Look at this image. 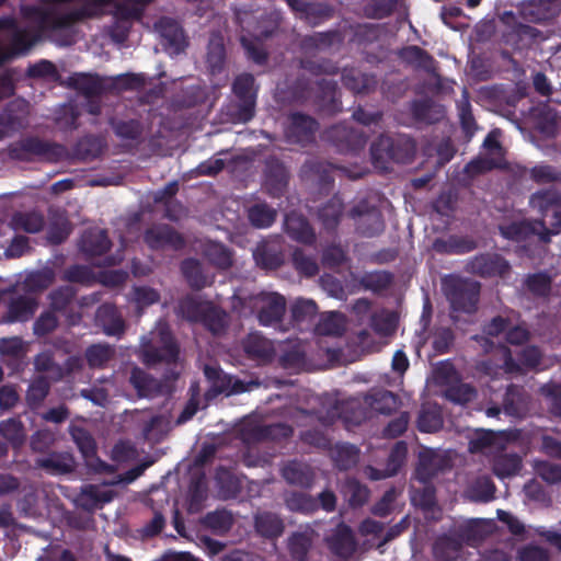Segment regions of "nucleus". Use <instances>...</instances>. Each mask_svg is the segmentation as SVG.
<instances>
[{
    "mask_svg": "<svg viewBox=\"0 0 561 561\" xmlns=\"http://www.w3.org/2000/svg\"><path fill=\"white\" fill-rule=\"evenodd\" d=\"M416 153V142L408 135H380L370 146V157L375 168L388 170L390 162L411 163Z\"/></svg>",
    "mask_w": 561,
    "mask_h": 561,
    "instance_id": "f257e3e1",
    "label": "nucleus"
},
{
    "mask_svg": "<svg viewBox=\"0 0 561 561\" xmlns=\"http://www.w3.org/2000/svg\"><path fill=\"white\" fill-rule=\"evenodd\" d=\"M291 93L298 101L312 100L319 110L327 114L342 112V101L337 83L334 80L312 81L305 77H298L291 85Z\"/></svg>",
    "mask_w": 561,
    "mask_h": 561,
    "instance_id": "f03ea898",
    "label": "nucleus"
},
{
    "mask_svg": "<svg viewBox=\"0 0 561 561\" xmlns=\"http://www.w3.org/2000/svg\"><path fill=\"white\" fill-rule=\"evenodd\" d=\"M141 360L147 366L172 364L179 358L180 347L168 324H160L141 343Z\"/></svg>",
    "mask_w": 561,
    "mask_h": 561,
    "instance_id": "7ed1b4c3",
    "label": "nucleus"
},
{
    "mask_svg": "<svg viewBox=\"0 0 561 561\" xmlns=\"http://www.w3.org/2000/svg\"><path fill=\"white\" fill-rule=\"evenodd\" d=\"M443 290L453 311L468 314L477 311L481 293L478 280L450 275L443 279Z\"/></svg>",
    "mask_w": 561,
    "mask_h": 561,
    "instance_id": "20e7f679",
    "label": "nucleus"
},
{
    "mask_svg": "<svg viewBox=\"0 0 561 561\" xmlns=\"http://www.w3.org/2000/svg\"><path fill=\"white\" fill-rule=\"evenodd\" d=\"M111 248L112 241L107 230L99 227L85 229L78 241V249L87 261L94 262L103 257L95 263L98 266H115L123 261L121 254L106 255Z\"/></svg>",
    "mask_w": 561,
    "mask_h": 561,
    "instance_id": "39448f33",
    "label": "nucleus"
},
{
    "mask_svg": "<svg viewBox=\"0 0 561 561\" xmlns=\"http://www.w3.org/2000/svg\"><path fill=\"white\" fill-rule=\"evenodd\" d=\"M35 272H30L23 285L12 286L5 295L8 296L7 312L2 320L7 323L26 321L33 313L35 307Z\"/></svg>",
    "mask_w": 561,
    "mask_h": 561,
    "instance_id": "423d86ee",
    "label": "nucleus"
},
{
    "mask_svg": "<svg viewBox=\"0 0 561 561\" xmlns=\"http://www.w3.org/2000/svg\"><path fill=\"white\" fill-rule=\"evenodd\" d=\"M243 308L255 313L261 325L271 327L283 321L286 312V299L278 293L261 291L241 299Z\"/></svg>",
    "mask_w": 561,
    "mask_h": 561,
    "instance_id": "0eeeda50",
    "label": "nucleus"
},
{
    "mask_svg": "<svg viewBox=\"0 0 561 561\" xmlns=\"http://www.w3.org/2000/svg\"><path fill=\"white\" fill-rule=\"evenodd\" d=\"M319 123L312 116L294 112L288 116V125L285 128V137L289 144L307 146L314 141Z\"/></svg>",
    "mask_w": 561,
    "mask_h": 561,
    "instance_id": "6e6552de",
    "label": "nucleus"
},
{
    "mask_svg": "<svg viewBox=\"0 0 561 561\" xmlns=\"http://www.w3.org/2000/svg\"><path fill=\"white\" fill-rule=\"evenodd\" d=\"M348 216L353 219H359L356 229L363 237L373 238L385 230L382 214L366 201H360L354 205L348 211Z\"/></svg>",
    "mask_w": 561,
    "mask_h": 561,
    "instance_id": "1a4fd4ad",
    "label": "nucleus"
},
{
    "mask_svg": "<svg viewBox=\"0 0 561 561\" xmlns=\"http://www.w3.org/2000/svg\"><path fill=\"white\" fill-rule=\"evenodd\" d=\"M466 271L482 278L504 277L510 273L511 265L501 254L485 252L471 257Z\"/></svg>",
    "mask_w": 561,
    "mask_h": 561,
    "instance_id": "9d476101",
    "label": "nucleus"
},
{
    "mask_svg": "<svg viewBox=\"0 0 561 561\" xmlns=\"http://www.w3.org/2000/svg\"><path fill=\"white\" fill-rule=\"evenodd\" d=\"M329 551L340 560H350L357 550V539L354 530L345 523H339L325 536Z\"/></svg>",
    "mask_w": 561,
    "mask_h": 561,
    "instance_id": "9b49d317",
    "label": "nucleus"
},
{
    "mask_svg": "<svg viewBox=\"0 0 561 561\" xmlns=\"http://www.w3.org/2000/svg\"><path fill=\"white\" fill-rule=\"evenodd\" d=\"M64 87L76 90L84 98H101L106 92L113 91L115 84L98 73L75 72L66 79Z\"/></svg>",
    "mask_w": 561,
    "mask_h": 561,
    "instance_id": "f8f14e48",
    "label": "nucleus"
},
{
    "mask_svg": "<svg viewBox=\"0 0 561 561\" xmlns=\"http://www.w3.org/2000/svg\"><path fill=\"white\" fill-rule=\"evenodd\" d=\"M264 187L273 198L282 197L288 187L290 174L285 163L275 156L266 158L264 163Z\"/></svg>",
    "mask_w": 561,
    "mask_h": 561,
    "instance_id": "ddd939ff",
    "label": "nucleus"
},
{
    "mask_svg": "<svg viewBox=\"0 0 561 561\" xmlns=\"http://www.w3.org/2000/svg\"><path fill=\"white\" fill-rule=\"evenodd\" d=\"M325 135L328 140L342 153H356L365 147L367 140L363 131L346 124L332 126L327 130Z\"/></svg>",
    "mask_w": 561,
    "mask_h": 561,
    "instance_id": "4468645a",
    "label": "nucleus"
},
{
    "mask_svg": "<svg viewBox=\"0 0 561 561\" xmlns=\"http://www.w3.org/2000/svg\"><path fill=\"white\" fill-rule=\"evenodd\" d=\"M503 238L511 241H526L531 236H538L543 243L550 242L551 230L548 229L543 220L535 221H515L499 227Z\"/></svg>",
    "mask_w": 561,
    "mask_h": 561,
    "instance_id": "2eb2a0df",
    "label": "nucleus"
},
{
    "mask_svg": "<svg viewBox=\"0 0 561 561\" xmlns=\"http://www.w3.org/2000/svg\"><path fill=\"white\" fill-rule=\"evenodd\" d=\"M144 241L151 250H181L185 247L183 236L170 225H157L148 228L144 233Z\"/></svg>",
    "mask_w": 561,
    "mask_h": 561,
    "instance_id": "dca6fc26",
    "label": "nucleus"
},
{
    "mask_svg": "<svg viewBox=\"0 0 561 561\" xmlns=\"http://www.w3.org/2000/svg\"><path fill=\"white\" fill-rule=\"evenodd\" d=\"M451 467L450 459L432 449L424 450L419 455V461L414 471V477L423 484L431 481L440 472Z\"/></svg>",
    "mask_w": 561,
    "mask_h": 561,
    "instance_id": "f3484780",
    "label": "nucleus"
},
{
    "mask_svg": "<svg viewBox=\"0 0 561 561\" xmlns=\"http://www.w3.org/2000/svg\"><path fill=\"white\" fill-rule=\"evenodd\" d=\"M242 348L249 359L260 365L271 363L275 355L273 342L257 332L250 333L242 341Z\"/></svg>",
    "mask_w": 561,
    "mask_h": 561,
    "instance_id": "a211bd4d",
    "label": "nucleus"
},
{
    "mask_svg": "<svg viewBox=\"0 0 561 561\" xmlns=\"http://www.w3.org/2000/svg\"><path fill=\"white\" fill-rule=\"evenodd\" d=\"M342 84L354 94H369L377 89L376 75L364 72L357 68H344L341 76Z\"/></svg>",
    "mask_w": 561,
    "mask_h": 561,
    "instance_id": "6ab92c4d",
    "label": "nucleus"
},
{
    "mask_svg": "<svg viewBox=\"0 0 561 561\" xmlns=\"http://www.w3.org/2000/svg\"><path fill=\"white\" fill-rule=\"evenodd\" d=\"M256 265L266 271H275L285 262L283 245L277 241H263L253 252Z\"/></svg>",
    "mask_w": 561,
    "mask_h": 561,
    "instance_id": "aec40b11",
    "label": "nucleus"
},
{
    "mask_svg": "<svg viewBox=\"0 0 561 561\" xmlns=\"http://www.w3.org/2000/svg\"><path fill=\"white\" fill-rule=\"evenodd\" d=\"M540 31L527 24H517L502 35L504 45L514 51H523L531 47L540 37Z\"/></svg>",
    "mask_w": 561,
    "mask_h": 561,
    "instance_id": "412c9836",
    "label": "nucleus"
},
{
    "mask_svg": "<svg viewBox=\"0 0 561 561\" xmlns=\"http://www.w3.org/2000/svg\"><path fill=\"white\" fill-rule=\"evenodd\" d=\"M284 229L297 242L312 244L316 241V233L308 219L296 211H290L285 216Z\"/></svg>",
    "mask_w": 561,
    "mask_h": 561,
    "instance_id": "4be33fe9",
    "label": "nucleus"
},
{
    "mask_svg": "<svg viewBox=\"0 0 561 561\" xmlns=\"http://www.w3.org/2000/svg\"><path fill=\"white\" fill-rule=\"evenodd\" d=\"M477 248V241L468 236L450 234L447 238H436L433 242V250L445 255H461Z\"/></svg>",
    "mask_w": 561,
    "mask_h": 561,
    "instance_id": "5701e85b",
    "label": "nucleus"
},
{
    "mask_svg": "<svg viewBox=\"0 0 561 561\" xmlns=\"http://www.w3.org/2000/svg\"><path fill=\"white\" fill-rule=\"evenodd\" d=\"M366 417L367 413L365 408L360 407L359 403L355 401L336 403L328 412V423H333L337 419L347 427L360 425Z\"/></svg>",
    "mask_w": 561,
    "mask_h": 561,
    "instance_id": "b1692460",
    "label": "nucleus"
},
{
    "mask_svg": "<svg viewBox=\"0 0 561 561\" xmlns=\"http://www.w3.org/2000/svg\"><path fill=\"white\" fill-rule=\"evenodd\" d=\"M530 394L523 386L510 385L503 398V410L510 416L520 417L527 412Z\"/></svg>",
    "mask_w": 561,
    "mask_h": 561,
    "instance_id": "393cba45",
    "label": "nucleus"
},
{
    "mask_svg": "<svg viewBox=\"0 0 561 561\" xmlns=\"http://www.w3.org/2000/svg\"><path fill=\"white\" fill-rule=\"evenodd\" d=\"M255 533L267 540H275L280 537L285 530L283 519L272 512H259L254 515Z\"/></svg>",
    "mask_w": 561,
    "mask_h": 561,
    "instance_id": "a878e982",
    "label": "nucleus"
},
{
    "mask_svg": "<svg viewBox=\"0 0 561 561\" xmlns=\"http://www.w3.org/2000/svg\"><path fill=\"white\" fill-rule=\"evenodd\" d=\"M28 353V345L19 336L0 339V354L13 367L19 370L23 366L24 358Z\"/></svg>",
    "mask_w": 561,
    "mask_h": 561,
    "instance_id": "bb28decb",
    "label": "nucleus"
},
{
    "mask_svg": "<svg viewBox=\"0 0 561 561\" xmlns=\"http://www.w3.org/2000/svg\"><path fill=\"white\" fill-rule=\"evenodd\" d=\"M96 320L106 335H121L125 331V321L112 304H103L98 308Z\"/></svg>",
    "mask_w": 561,
    "mask_h": 561,
    "instance_id": "cd10ccee",
    "label": "nucleus"
},
{
    "mask_svg": "<svg viewBox=\"0 0 561 561\" xmlns=\"http://www.w3.org/2000/svg\"><path fill=\"white\" fill-rule=\"evenodd\" d=\"M410 112L415 122L435 124L444 117V110L430 98L413 100Z\"/></svg>",
    "mask_w": 561,
    "mask_h": 561,
    "instance_id": "c85d7f7f",
    "label": "nucleus"
},
{
    "mask_svg": "<svg viewBox=\"0 0 561 561\" xmlns=\"http://www.w3.org/2000/svg\"><path fill=\"white\" fill-rule=\"evenodd\" d=\"M343 41L342 34L337 30H331L327 32H316L311 35H306L301 39V48L306 53L327 50L334 44H339Z\"/></svg>",
    "mask_w": 561,
    "mask_h": 561,
    "instance_id": "c756f323",
    "label": "nucleus"
},
{
    "mask_svg": "<svg viewBox=\"0 0 561 561\" xmlns=\"http://www.w3.org/2000/svg\"><path fill=\"white\" fill-rule=\"evenodd\" d=\"M108 124L117 138L136 144L142 141L144 125L139 119H121L113 117L110 119Z\"/></svg>",
    "mask_w": 561,
    "mask_h": 561,
    "instance_id": "7c9ffc66",
    "label": "nucleus"
},
{
    "mask_svg": "<svg viewBox=\"0 0 561 561\" xmlns=\"http://www.w3.org/2000/svg\"><path fill=\"white\" fill-rule=\"evenodd\" d=\"M37 468L45 469L50 474H65L75 469V459L69 453H51L37 458Z\"/></svg>",
    "mask_w": 561,
    "mask_h": 561,
    "instance_id": "2f4dec72",
    "label": "nucleus"
},
{
    "mask_svg": "<svg viewBox=\"0 0 561 561\" xmlns=\"http://www.w3.org/2000/svg\"><path fill=\"white\" fill-rule=\"evenodd\" d=\"M282 476L287 483L305 489L310 488L314 480L312 470L307 465L296 460L289 461L284 466Z\"/></svg>",
    "mask_w": 561,
    "mask_h": 561,
    "instance_id": "473e14b6",
    "label": "nucleus"
},
{
    "mask_svg": "<svg viewBox=\"0 0 561 561\" xmlns=\"http://www.w3.org/2000/svg\"><path fill=\"white\" fill-rule=\"evenodd\" d=\"M203 252L206 260L218 270L226 271L233 264V252L224 243L209 241Z\"/></svg>",
    "mask_w": 561,
    "mask_h": 561,
    "instance_id": "72a5a7b5",
    "label": "nucleus"
},
{
    "mask_svg": "<svg viewBox=\"0 0 561 561\" xmlns=\"http://www.w3.org/2000/svg\"><path fill=\"white\" fill-rule=\"evenodd\" d=\"M366 403L377 413L389 415L399 407V397L386 389H378L368 393L365 398Z\"/></svg>",
    "mask_w": 561,
    "mask_h": 561,
    "instance_id": "f704fd0d",
    "label": "nucleus"
},
{
    "mask_svg": "<svg viewBox=\"0 0 561 561\" xmlns=\"http://www.w3.org/2000/svg\"><path fill=\"white\" fill-rule=\"evenodd\" d=\"M204 375L209 382V388L206 397L209 399L216 398L219 394L228 397V388L230 385V377L219 366L205 365Z\"/></svg>",
    "mask_w": 561,
    "mask_h": 561,
    "instance_id": "c9c22d12",
    "label": "nucleus"
},
{
    "mask_svg": "<svg viewBox=\"0 0 561 561\" xmlns=\"http://www.w3.org/2000/svg\"><path fill=\"white\" fill-rule=\"evenodd\" d=\"M103 151L102 139L94 135H85L80 138L72 148L73 158L88 162L101 156Z\"/></svg>",
    "mask_w": 561,
    "mask_h": 561,
    "instance_id": "e433bc0d",
    "label": "nucleus"
},
{
    "mask_svg": "<svg viewBox=\"0 0 561 561\" xmlns=\"http://www.w3.org/2000/svg\"><path fill=\"white\" fill-rule=\"evenodd\" d=\"M181 272L190 287L201 290L211 284V280L204 274L203 266L197 259L188 257L182 261Z\"/></svg>",
    "mask_w": 561,
    "mask_h": 561,
    "instance_id": "4c0bfd02",
    "label": "nucleus"
},
{
    "mask_svg": "<svg viewBox=\"0 0 561 561\" xmlns=\"http://www.w3.org/2000/svg\"><path fill=\"white\" fill-rule=\"evenodd\" d=\"M202 524L205 528L209 529L213 534L222 536L230 531L234 524V518L231 512L222 508L214 512H208L203 518Z\"/></svg>",
    "mask_w": 561,
    "mask_h": 561,
    "instance_id": "58836bf2",
    "label": "nucleus"
},
{
    "mask_svg": "<svg viewBox=\"0 0 561 561\" xmlns=\"http://www.w3.org/2000/svg\"><path fill=\"white\" fill-rule=\"evenodd\" d=\"M330 456L339 470H348L356 466L359 449L348 443H337L331 446Z\"/></svg>",
    "mask_w": 561,
    "mask_h": 561,
    "instance_id": "ea45409f",
    "label": "nucleus"
},
{
    "mask_svg": "<svg viewBox=\"0 0 561 561\" xmlns=\"http://www.w3.org/2000/svg\"><path fill=\"white\" fill-rule=\"evenodd\" d=\"M400 56L404 61L426 72L433 73L436 70L437 62L434 57L427 50L419 46L413 45L403 48Z\"/></svg>",
    "mask_w": 561,
    "mask_h": 561,
    "instance_id": "a19ab883",
    "label": "nucleus"
},
{
    "mask_svg": "<svg viewBox=\"0 0 561 561\" xmlns=\"http://www.w3.org/2000/svg\"><path fill=\"white\" fill-rule=\"evenodd\" d=\"M277 217V210L267 203H256L248 208V219L252 227L265 229L271 227Z\"/></svg>",
    "mask_w": 561,
    "mask_h": 561,
    "instance_id": "79ce46f5",
    "label": "nucleus"
},
{
    "mask_svg": "<svg viewBox=\"0 0 561 561\" xmlns=\"http://www.w3.org/2000/svg\"><path fill=\"white\" fill-rule=\"evenodd\" d=\"M231 91L237 100H251L257 102L259 85L252 73L243 72L238 75L231 84Z\"/></svg>",
    "mask_w": 561,
    "mask_h": 561,
    "instance_id": "37998d69",
    "label": "nucleus"
},
{
    "mask_svg": "<svg viewBox=\"0 0 561 561\" xmlns=\"http://www.w3.org/2000/svg\"><path fill=\"white\" fill-rule=\"evenodd\" d=\"M522 469V458L517 454H500L493 458V473L503 479L515 476Z\"/></svg>",
    "mask_w": 561,
    "mask_h": 561,
    "instance_id": "c03bdc74",
    "label": "nucleus"
},
{
    "mask_svg": "<svg viewBox=\"0 0 561 561\" xmlns=\"http://www.w3.org/2000/svg\"><path fill=\"white\" fill-rule=\"evenodd\" d=\"M206 64L211 75L222 72L226 64V47L221 37H211L207 46Z\"/></svg>",
    "mask_w": 561,
    "mask_h": 561,
    "instance_id": "a18cd8bd",
    "label": "nucleus"
},
{
    "mask_svg": "<svg viewBox=\"0 0 561 561\" xmlns=\"http://www.w3.org/2000/svg\"><path fill=\"white\" fill-rule=\"evenodd\" d=\"M70 435L82 457L90 463L96 458V443L91 433L81 426H70Z\"/></svg>",
    "mask_w": 561,
    "mask_h": 561,
    "instance_id": "49530a36",
    "label": "nucleus"
},
{
    "mask_svg": "<svg viewBox=\"0 0 561 561\" xmlns=\"http://www.w3.org/2000/svg\"><path fill=\"white\" fill-rule=\"evenodd\" d=\"M256 101L237 100L232 101L228 106L227 115L233 124H247L251 122L256 114Z\"/></svg>",
    "mask_w": 561,
    "mask_h": 561,
    "instance_id": "de8ad7c7",
    "label": "nucleus"
},
{
    "mask_svg": "<svg viewBox=\"0 0 561 561\" xmlns=\"http://www.w3.org/2000/svg\"><path fill=\"white\" fill-rule=\"evenodd\" d=\"M343 214V202L337 196L330 198L318 211L319 219L327 230H334Z\"/></svg>",
    "mask_w": 561,
    "mask_h": 561,
    "instance_id": "09e8293b",
    "label": "nucleus"
},
{
    "mask_svg": "<svg viewBox=\"0 0 561 561\" xmlns=\"http://www.w3.org/2000/svg\"><path fill=\"white\" fill-rule=\"evenodd\" d=\"M461 549V543L449 536H442L433 545L435 561H456Z\"/></svg>",
    "mask_w": 561,
    "mask_h": 561,
    "instance_id": "8fccbe9b",
    "label": "nucleus"
},
{
    "mask_svg": "<svg viewBox=\"0 0 561 561\" xmlns=\"http://www.w3.org/2000/svg\"><path fill=\"white\" fill-rule=\"evenodd\" d=\"M529 204L543 215L550 209L554 211L556 206H561V192L556 188L540 190L530 196Z\"/></svg>",
    "mask_w": 561,
    "mask_h": 561,
    "instance_id": "3c124183",
    "label": "nucleus"
},
{
    "mask_svg": "<svg viewBox=\"0 0 561 561\" xmlns=\"http://www.w3.org/2000/svg\"><path fill=\"white\" fill-rule=\"evenodd\" d=\"M331 171L332 164L318 159L307 160L301 168V172L306 178L312 180L318 178V182L321 185L333 183Z\"/></svg>",
    "mask_w": 561,
    "mask_h": 561,
    "instance_id": "603ef678",
    "label": "nucleus"
},
{
    "mask_svg": "<svg viewBox=\"0 0 561 561\" xmlns=\"http://www.w3.org/2000/svg\"><path fill=\"white\" fill-rule=\"evenodd\" d=\"M129 382L137 391L139 397H151L158 390V383L156 379L139 367H134L131 369Z\"/></svg>",
    "mask_w": 561,
    "mask_h": 561,
    "instance_id": "864d4df0",
    "label": "nucleus"
},
{
    "mask_svg": "<svg viewBox=\"0 0 561 561\" xmlns=\"http://www.w3.org/2000/svg\"><path fill=\"white\" fill-rule=\"evenodd\" d=\"M198 323H202L214 335H219L227 328V313L209 304Z\"/></svg>",
    "mask_w": 561,
    "mask_h": 561,
    "instance_id": "5fc2aeb1",
    "label": "nucleus"
},
{
    "mask_svg": "<svg viewBox=\"0 0 561 561\" xmlns=\"http://www.w3.org/2000/svg\"><path fill=\"white\" fill-rule=\"evenodd\" d=\"M444 425L442 411L438 407L423 408L417 417V428L422 433L438 432Z\"/></svg>",
    "mask_w": 561,
    "mask_h": 561,
    "instance_id": "6e6d98bb",
    "label": "nucleus"
},
{
    "mask_svg": "<svg viewBox=\"0 0 561 561\" xmlns=\"http://www.w3.org/2000/svg\"><path fill=\"white\" fill-rule=\"evenodd\" d=\"M289 511L301 514H313L318 511L317 499L304 492H291L285 500Z\"/></svg>",
    "mask_w": 561,
    "mask_h": 561,
    "instance_id": "4d7b16f0",
    "label": "nucleus"
},
{
    "mask_svg": "<svg viewBox=\"0 0 561 561\" xmlns=\"http://www.w3.org/2000/svg\"><path fill=\"white\" fill-rule=\"evenodd\" d=\"M115 350L108 344H92L85 350V358L91 368H103L114 357Z\"/></svg>",
    "mask_w": 561,
    "mask_h": 561,
    "instance_id": "13d9d810",
    "label": "nucleus"
},
{
    "mask_svg": "<svg viewBox=\"0 0 561 561\" xmlns=\"http://www.w3.org/2000/svg\"><path fill=\"white\" fill-rule=\"evenodd\" d=\"M539 393L545 398L548 412L557 419H561V383L547 382L539 388Z\"/></svg>",
    "mask_w": 561,
    "mask_h": 561,
    "instance_id": "bf43d9fd",
    "label": "nucleus"
},
{
    "mask_svg": "<svg viewBox=\"0 0 561 561\" xmlns=\"http://www.w3.org/2000/svg\"><path fill=\"white\" fill-rule=\"evenodd\" d=\"M0 435L13 447L18 448L24 444L25 431L22 422L18 419H8L0 422Z\"/></svg>",
    "mask_w": 561,
    "mask_h": 561,
    "instance_id": "052dcab7",
    "label": "nucleus"
},
{
    "mask_svg": "<svg viewBox=\"0 0 561 561\" xmlns=\"http://www.w3.org/2000/svg\"><path fill=\"white\" fill-rule=\"evenodd\" d=\"M393 282V275L387 271H375L365 273L360 279L359 284L368 290L374 293H380L390 287Z\"/></svg>",
    "mask_w": 561,
    "mask_h": 561,
    "instance_id": "680f3d73",
    "label": "nucleus"
},
{
    "mask_svg": "<svg viewBox=\"0 0 561 561\" xmlns=\"http://www.w3.org/2000/svg\"><path fill=\"white\" fill-rule=\"evenodd\" d=\"M312 540L306 533H294L288 538V551L295 561H309L308 553Z\"/></svg>",
    "mask_w": 561,
    "mask_h": 561,
    "instance_id": "e2e57ef3",
    "label": "nucleus"
},
{
    "mask_svg": "<svg viewBox=\"0 0 561 561\" xmlns=\"http://www.w3.org/2000/svg\"><path fill=\"white\" fill-rule=\"evenodd\" d=\"M291 320L299 324L312 322L318 314V306L311 299H297L290 307Z\"/></svg>",
    "mask_w": 561,
    "mask_h": 561,
    "instance_id": "0e129e2a",
    "label": "nucleus"
},
{
    "mask_svg": "<svg viewBox=\"0 0 561 561\" xmlns=\"http://www.w3.org/2000/svg\"><path fill=\"white\" fill-rule=\"evenodd\" d=\"M80 111L76 104L66 103L55 112L56 125L62 130H72L78 127Z\"/></svg>",
    "mask_w": 561,
    "mask_h": 561,
    "instance_id": "69168bd1",
    "label": "nucleus"
},
{
    "mask_svg": "<svg viewBox=\"0 0 561 561\" xmlns=\"http://www.w3.org/2000/svg\"><path fill=\"white\" fill-rule=\"evenodd\" d=\"M279 364L285 369H301L306 365V352L300 343L286 347L279 356Z\"/></svg>",
    "mask_w": 561,
    "mask_h": 561,
    "instance_id": "338daca9",
    "label": "nucleus"
},
{
    "mask_svg": "<svg viewBox=\"0 0 561 561\" xmlns=\"http://www.w3.org/2000/svg\"><path fill=\"white\" fill-rule=\"evenodd\" d=\"M161 35L175 53L183 51L187 45L183 30L171 20L162 25Z\"/></svg>",
    "mask_w": 561,
    "mask_h": 561,
    "instance_id": "774afa93",
    "label": "nucleus"
}]
</instances>
